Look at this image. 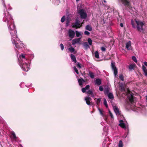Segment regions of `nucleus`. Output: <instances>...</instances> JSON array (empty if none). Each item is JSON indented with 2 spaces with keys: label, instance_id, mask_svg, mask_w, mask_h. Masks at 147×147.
<instances>
[{
  "label": "nucleus",
  "instance_id": "39",
  "mask_svg": "<svg viewBox=\"0 0 147 147\" xmlns=\"http://www.w3.org/2000/svg\"><path fill=\"white\" fill-rule=\"evenodd\" d=\"M60 46L61 47V50H63L64 49V46L63 45L62 43L60 45Z\"/></svg>",
  "mask_w": 147,
  "mask_h": 147
},
{
  "label": "nucleus",
  "instance_id": "25",
  "mask_svg": "<svg viewBox=\"0 0 147 147\" xmlns=\"http://www.w3.org/2000/svg\"><path fill=\"white\" fill-rule=\"evenodd\" d=\"M136 65L135 64H131L130 65L129 67V69H133L135 67Z\"/></svg>",
  "mask_w": 147,
  "mask_h": 147
},
{
  "label": "nucleus",
  "instance_id": "26",
  "mask_svg": "<svg viewBox=\"0 0 147 147\" xmlns=\"http://www.w3.org/2000/svg\"><path fill=\"white\" fill-rule=\"evenodd\" d=\"M87 93L88 94L90 95L92 97H94L93 94L92 92L90 90H88L87 92Z\"/></svg>",
  "mask_w": 147,
  "mask_h": 147
},
{
  "label": "nucleus",
  "instance_id": "28",
  "mask_svg": "<svg viewBox=\"0 0 147 147\" xmlns=\"http://www.w3.org/2000/svg\"><path fill=\"white\" fill-rule=\"evenodd\" d=\"M94 54H95V57L97 58H98V59L99 58V53L97 51H96L94 53Z\"/></svg>",
  "mask_w": 147,
  "mask_h": 147
},
{
  "label": "nucleus",
  "instance_id": "4",
  "mask_svg": "<svg viewBox=\"0 0 147 147\" xmlns=\"http://www.w3.org/2000/svg\"><path fill=\"white\" fill-rule=\"evenodd\" d=\"M77 12L78 14L80 16V18L82 19H85L87 17V14L86 11L84 9H79L78 7H77Z\"/></svg>",
  "mask_w": 147,
  "mask_h": 147
},
{
  "label": "nucleus",
  "instance_id": "36",
  "mask_svg": "<svg viewBox=\"0 0 147 147\" xmlns=\"http://www.w3.org/2000/svg\"><path fill=\"white\" fill-rule=\"evenodd\" d=\"M74 69L75 71L76 72L77 74H78L79 72L78 71L77 69L76 68V67L74 66Z\"/></svg>",
  "mask_w": 147,
  "mask_h": 147
},
{
  "label": "nucleus",
  "instance_id": "51",
  "mask_svg": "<svg viewBox=\"0 0 147 147\" xmlns=\"http://www.w3.org/2000/svg\"><path fill=\"white\" fill-rule=\"evenodd\" d=\"M80 0H76V1L77 2H78V1H79Z\"/></svg>",
  "mask_w": 147,
  "mask_h": 147
},
{
  "label": "nucleus",
  "instance_id": "30",
  "mask_svg": "<svg viewBox=\"0 0 147 147\" xmlns=\"http://www.w3.org/2000/svg\"><path fill=\"white\" fill-rule=\"evenodd\" d=\"M88 42L89 45H92V41L90 38H88Z\"/></svg>",
  "mask_w": 147,
  "mask_h": 147
},
{
  "label": "nucleus",
  "instance_id": "45",
  "mask_svg": "<svg viewBox=\"0 0 147 147\" xmlns=\"http://www.w3.org/2000/svg\"><path fill=\"white\" fill-rule=\"evenodd\" d=\"M90 87V86L89 85H86L85 87V88L86 90H88L89 89V88Z\"/></svg>",
  "mask_w": 147,
  "mask_h": 147
},
{
  "label": "nucleus",
  "instance_id": "11",
  "mask_svg": "<svg viewBox=\"0 0 147 147\" xmlns=\"http://www.w3.org/2000/svg\"><path fill=\"white\" fill-rule=\"evenodd\" d=\"M98 109L99 111L100 115L104 117V119L106 121H107V118L106 116L103 113L104 111L103 109H101L99 108H98Z\"/></svg>",
  "mask_w": 147,
  "mask_h": 147
},
{
  "label": "nucleus",
  "instance_id": "48",
  "mask_svg": "<svg viewBox=\"0 0 147 147\" xmlns=\"http://www.w3.org/2000/svg\"><path fill=\"white\" fill-rule=\"evenodd\" d=\"M120 26L121 27H123V24L122 23H121L120 24Z\"/></svg>",
  "mask_w": 147,
  "mask_h": 147
},
{
  "label": "nucleus",
  "instance_id": "43",
  "mask_svg": "<svg viewBox=\"0 0 147 147\" xmlns=\"http://www.w3.org/2000/svg\"><path fill=\"white\" fill-rule=\"evenodd\" d=\"M77 66L78 67L81 68V66L80 65V64L79 63H78L77 65Z\"/></svg>",
  "mask_w": 147,
  "mask_h": 147
},
{
  "label": "nucleus",
  "instance_id": "53",
  "mask_svg": "<svg viewBox=\"0 0 147 147\" xmlns=\"http://www.w3.org/2000/svg\"><path fill=\"white\" fill-rule=\"evenodd\" d=\"M104 1L105 2H106V1H105V0H104Z\"/></svg>",
  "mask_w": 147,
  "mask_h": 147
},
{
  "label": "nucleus",
  "instance_id": "6",
  "mask_svg": "<svg viewBox=\"0 0 147 147\" xmlns=\"http://www.w3.org/2000/svg\"><path fill=\"white\" fill-rule=\"evenodd\" d=\"M127 97L129 100V102L131 104L133 105H134V96L130 93V91L127 89Z\"/></svg>",
  "mask_w": 147,
  "mask_h": 147
},
{
  "label": "nucleus",
  "instance_id": "2",
  "mask_svg": "<svg viewBox=\"0 0 147 147\" xmlns=\"http://www.w3.org/2000/svg\"><path fill=\"white\" fill-rule=\"evenodd\" d=\"M20 66L23 71H27L30 69V65L28 64V61L25 57V55L22 54L18 58Z\"/></svg>",
  "mask_w": 147,
  "mask_h": 147
},
{
  "label": "nucleus",
  "instance_id": "52",
  "mask_svg": "<svg viewBox=\"0 0 147 147\" xmlns=\"http://www.w3.org/2000/svg\"><path fill=\"white\" fill-rule=\"evenodd\" d=\"M20 145L21 147H23L22 145L20 144Z\"/></svg>",
  "mask_w": 147,
  "mask_h": 147
},
{
  "label": "nucleus",
  "instance_id": "8",
  "mask_svg": "<svg viewBox=\"0 0 147 147\" xmlns=\"http://www.w3.org/2000/svg\"><path fill=\"white\" fill-rule=\"evenodd\" d=\"M68 34L69 37L72 39L74 37L75 33L74 30L69 29L68 31Z\"/></svg>",
  "mask_w": 147,
  "mask_h": 147
},
{
  "label": "nucleus",
  "instance_id": "10",
  "mask_svg": "<svg viewBox=\"0 0 147 147\" xmlns=\"http://www.w3.org/2000/svg\"><path fill=\"white\" fill-rule=\"evenodd\" d=\"M125 48L127 50H130L132 49V47L131 46V42L129 41L126 44Z\"/></svg>",
  "mask_w": 147,
  "mask_h": 147
},
{
  "label": "nucleus",
  "instance_id": "20",
  "mask_svg": "<svg viewBox=\"0 0 147 147\" xmlns=\"http://www.w3.org/2000/svg\"><path fill=\"white\" fill-rule=\"evenodd\" d=\"M96 84L98 85H100L101 84V80L100 79H97L96 80L95 82Z\"/></svg>",
  "mask_w": 147,
  "mask_h": 147
},
{
  "label": "nucleus",
  "instance_id": "19",
  "mask_svg": "<svg viewBox=\"0 0 147 147\" xmlns=\"http://www.w3.org/2000/svg\"><path fill=\"white\" fill-rule=\"evenodd\" d=\"M78 81L79 85L82 87V86H81L82 85L83 83L85 82V81L82 78L79 79L78 80Z\"/></svg>",
  "mask_w": 147,
  "mask_h": 147
},
{
  "label": "nucleus",
  "instance_id": "49",
  "mask_svg": "<svg viewBox=\"0 0 147 147\" xmlns=\"http://www.w3.org/2000/svg\"><path fill=\"white\" fill-rule=\"evenodd\" d=\"M3 5L4 6V7L5 8L6 7V6L5 4V3L4 2V1H3Z\"/></svg>",
  "mask_w": 147,
  "mask_h": 147
},
{
  "label": "nucleus",
  "instance_id": "46",
  "mask_svg": "<svg viewBox=\"0 0 147 147\" xmlns=\"http://www.w3.org/2000/svg\"><path fill=\"white\" fill-rule=\"evenodd\" d=\"M121 90L122 91H125V89H124V88L123 87H121Z\"/></svg>",
  "mask_w": 147,
  "mask_h": 147
},
{
  "label": "nucleus",
  "instance_id": "32",
  "mask_svg": "<svg viewBox=\"0 0 147 147\" xmlns=\"http://www.w3.org/2000/svg\"><path fill=\"white\" fill-rule=\"evenodd\" d=\"M119 147H123V144L121 140H120L119 143Z\"/></svg>",
  "mask_w": 147,
  "mask_h": 147
},
{
  "label": "nucleus",
  "instance_id": "44",
  "mask_svg": "<svg viewBox=\"0 0 147 147\" xmlns=\"http://www.w3.org/2000/svg\"><path fill=\"white\" fill-rule=\"evenodd\" d=\"M86 89L84 88H82V91L84 93L86 92Z\"/></svg>",
  "mask_w": 147,
  "mask_h": 147
},
{
  "label": "nucleus",
  "instance_id": "54",
  "mask_svg": "<svg viewBox=\"0 0 147 147\" xmlns=\"http://www.w3.org/2000/svg\"><path fill=\"white\" fill-rule=\"evenodd\" d=\"M146 99L147 100V96H146Z\"/></svg>",
  "mask_w": 147,
  "mask_h": 147
},
{
  "label": "nucleus",
  "instance_id": "5",
  "mask_svg": "<svg viewBox=\"0 0 147 147\" xmlns=\"http://www.w3.org/2000/svg\"><path fill=\"white\" fill-rule=\"evenodd\" d=\"M84 23V20H83L82 22H81L80 21L77 19L76 20L74 24L72 27L73 28H80L82 26V24Z\"/></svg>",
  "mask_w": 147,
  "mask_h": 147
},
{
  "label": "nucleus",
  "instance_id": "35",
  "mask_svg": "<svg viewBox=\"0 0 147 147\" xmlns=\"http://www.w3.org/2000/svg\"><path fill=\"white\" fill-rule=\"evenodd\" d=\"M132 59L136 63H137V60L136 59V57L135 56H133L132 57Z\"/></svg>",
  "mask_w": 147,
  "mask_h": 147
},
{
  "label": "nucleus",
  "instance_id": "33",
  "mask_svg": "<svg viewBox=\"0 0 147 147\" xmlns=\"http://www.w3.org/2000/svg\"><path fill=\"white\" fill-rule=\"evenodd\" d=\"M68 50L71 53L74 52V49L72 47L69 48Z\"/></svg>",
  "mask_w": 147,
  "mask_h": 147
},
{
  "label": "nucleus",
  "instance_id": "37",
  "mask_svg": "<svg viewBox=\"0 0 147 147\" xmlns=\"http://www.w3.org/2000/svg\"><path fill=\"white\" fill-rule=\"evenodd\" d=\"M65 16H63L61 18V22H64L65 21Z\"/></svg>",
  "mask_w": 147,
  "mask_h": 147
},
{
  "label": "nucleus",
  "instance_id": "29",
  "mask_svg": "<svg viewBox=\"0 0 147 147\" xmlns=\"http://www.w3.org/2000/svg\"><path fill=\"white\" fill-rule=\"evenodd\" d=\"M76 36L77 37H78L81 35V32H78V31H76Z\"/></svg>",
  "mask_w": 147,
  "mask_h": 147
},
{
  "label": "nucleus",
  "instance_id": "12",
  "mask_svg": "<svg viewBox=\"0 0 147 147\" xmlns=\"http://www.w3.org/2000/svg\"><path fill=\"white\" fill-rule=\"evenodd\" d=\"M119 122L120 123L119 124V125L121 127L124 128L125 129L127 128V126L125 124L123 123V121L122 120H120L119 121Z\"/></svg>",
  "mask_w": 147,
  "mask_h": 147
},
{
  "label": "nucleus",
  "instance_id": "31",
  "mask_svg": "<svg viewBox=\"0 0 147 147\" xmlns=\"http://www.w3.org/2000/svg\"><path fill=\"white\" fill-rule=\"evenodd\" d=\"M104 105L107 108L108 107V105L107 104V101L105 99H104Z\"/></svg>",
  "mask_w": 147,
  "mask_h": 147
},
{
  "label": "nucleus",
  "instance_id": "38",
  "mask_svg": "<svg viewBox=\"0 0 147 147\" xmlns=\"http://www.w3.org/2000/svg\"><path fill=\"white\" fill-rule=\"evenodd\" d=\"M84 34L86 35H89L90 34V33L89 32L87 31H85L84 32Z\"/></svg>",
  "mask_w": 147,
  "mask_h": 147
},
{
  "label": "nucleus",
  "instance_id": "41",
  "mask_svg": "<svg viewBox=\"0 0 147 147\" xmlns=\"http://www.w3.org/2000/svg\"><path fill=\"white\" fill-rule=\"evenodd\" d=\"M109 114L110 115V116L111 117V118L112 119L113 118V115L110 112V111H109Z\"/></svg>",
  "mask_w": 147,
  "mask_h": 147
},
{
  "label": "nucleus",
  "instance_id": "27",
  "mask_svg": "<svg viewBox=\"0 0 147 147\" xmlns=\"http://www.w3.org/2000/svg\"><path fill=\"white\" fill-rule=\"evenodd\" d=\"M89 76L92 78H93L94 77V75L93 73L90 71L89 72Z\"/></svg>",
  "mask_w": 147,
  "mask_h": 147
},
{
  "label": "nucleus",
  "instance_id": "13",
  "mask_svg": "<svg viewBox=\"0 0 147 147\" xmlns=\"http://www.w3.org/2000/svg\"><path fill=\"white\" fill-rule=\"evenodd\" d=\"M81 38H75L72 40V44L73 45H74L76 44L79 43L80 41Z\"/></svg>",
  "mask_w": 147,
  "mask_h": 147
},
{
  "label": "nucleus",
  "instance_id": "22",
  "mask_svg": "<svg viewBox=\"0 0 147 147\" xmlns=\"http://www.w3.org/2000/svg\"><path fill=\"white\" fill-rule=\"evenodd\" d=\"M85 29L86 30H88L89 31H91L92 30V27L90 25H87L86 26Z\"/></svg>",
  "mask_w": 147,
  "mask_h": 147
},
{
  "label": "nucleus",
  "instance_id": "40",
  "mask_svg": "<svg viewBox=\"0 0 147 147\" xmlns=\"http://www.w3.org/2000/svg\"><path fill=\"white\" fill-rule=\"evenodd\" d=\"M99 90L101 91H102L103 90V88L102 86H100L99 88Z\"/></svg>",
  "mask_w": 147,
  "mask_h": 147
},
{
  "label": "nucleus",
  "instance_id": "42",
  "mask_svg": "<svg viewBox=\"0 0 147 147\" xmlns=\"http://www.w3.org/2000/svg\"><path fill=\"white\" fill-rule=\"evenodd\" d=\"M101 50L102 51H106V49L104 47H102L101 48Z\"/></svg>",
  "mask_w": 147,
  "mask_h": 147
},
{
  "label": "nucleus",
  "instance_id": "23",
  "mask_svg": "<svg viewBox=\"0 0 147 147\" xmlns=\"http://www.w3.org/2000/svg\"><path fill=\"white\" fill-rule=\"evenodd\" d=\"M95 101L96 102V103L97 104V105H98L100 104V101H101V99L100 98H98V99L95 98L94 99Z\"/></svg>",
  "mask_w": 147,
  "mask_h": 147
},
{
  "label": "nucleus",
  "instance_id": "18",
  "mask_svg": "<svg viewBox=\"0 0 147 147\" xmlns=\"http://www.w3.org/2000/svg\"><path fill=\"white\" fill-rule=\"evenodd\" d=\"M142 69L145 75L147 76V69L146 67L144 65L142 66Z\"/></svg>",
  "mask_w": 147,
  "mask_h": 147
},
{
  "label": "nucleus",
  "instance_id": "17",
  "mask_svg": "<svg viewBox=\"0 0 147 147\" xmlns=\"http://www.w3.org/2000/svg\"><path fill=\"white\" fill-rule=\"evenodd\" d=\"M70 57L72 61L75 63L77 62L75 56L72 54H71L70 55Z\"/></svg>",
  "mask_w": 147,
  "mask_h": 147
},
{
  "label": "nucleus",
  "instance_id": "15",
  "mask_svg": "<svg viewBox=\"0 0 147 147\" xmlns=\"http://www.w3.org/2000/svg\"><path fill=\"white\" fill-rule=\"evenodd\" d=\"M113 109L117 115H119L120 114V111L117 107L116 106H114L113 107Z\"/></svg>",
  "mask_w": 147,
  "mask_h": 147
},
{
  "label": "nucleus",
  "instance_id": "14",
  "mask_svg": "<svg viewBox=\"0 0 147 147\" xmlns=\"http://www.w3.org/2000/svg\"><path fill=\"white\" fill-rule=\"evenodd\" d=\"M85 100L86 101V104L88 105H91V102H90L91 99L88 96H86L85 98Z\"/></svg>",
  "mask_w": 147,
  "mask_h": 147
},
{
  "label": "nucleus",
  "instance_id": "55",
  "mask_svg": "<svg viewBox=\"0 0 147 147\" xmlns=\"http://www.w3.org/2000/svg\"><path fill=\"white\" fill-rule=\"evenodd\" d=\"M126 138V137H124V138Z\"/></svg>",
  "mask_w": 147,
  "mask_h": 147
},
{
  "label": "nucleus",
  "instance_id": "21",
  "mask_svg": "<svg viewBox=\"0 0 147 147\" xmlns=\"http://www.w3.org/2000/svg\"><path fill=\"white\" fill-rule=\"evenodd\" d=\"M83 46L85 49H87L90 48V46L88 45L87 42H84L83 44Z\"/></svg>",
  "mask_w": 147,
  "mask_h": 147
},
{
  "label": "nucleus",
  "instance_id": "24",
  "mask_svg": "<svg viewBox=\"0 0 147 147\" xmlns=\"http://www.w3.org/2000/svg\"><path fill=\"white\" fill-rule=\"evenodd\" d=\"M108 97L109 99H113L114 98V96L113 94L111 93H109L108 95Z\"/></svg>",
  "mask_w": 147,
  "mask_h": 147
},
{
  "label": "nucleus",
  "instance_id": "50",
  "mask_svg": "<svg viewBox=\"0 0 147 147\" xmlns=\"http://www.w3.org/2000/svg\"><path fill=\"white\" fill-rule=\"evenodd\" d=\"M107 92V91H105V94H106V93Z\"/></svg>",
  "mask_w": 147,
  "mask_h": 147
},
{
  "label": "nucleus",
  "instance_id": "9",
  "mask_svg": "<svg viewBox=\"0 0 147 147\" xmlns=\"http://www.w3.org/2000/svg\"><path fill=\"white\" fill-rule=\"evenodd\" d=\"M111 67L114 72V75L116 77L118 73L117 70L114 64L113 63H111Z\"/></svg>",
  "mask_w": 147,
  "mask_h": 147
},
{
  "label": "nucleus",
  "instance_id": "47",
  "mask_svg": "<svg viewBox=\"0 0 147 147\" xmlns=\"http://www.w3.org/2000/svg\"><path fill=\"white\" fill-rule=\"evenodd\" d=\"M144 63L145 65L147 67V62H144Z\"/></svg>",
  "mask_w": 147,
  "mask_h": 147
},
{
  "label": "nucleus",
  "instance_id": "16",
  "mask_svg": "<svg viewBox=\"0 0 147 147\" xmlns=\"http://www.w3.org/2000/svg\"><path fill=\"white\" fill-rule=\"evenodd\" d=\"M11 138L13 141H17L18 138H17L15 133L14 132L11 133Z\"/></svg>",
  "mask_w": 147,
  "mask_h": 147
},
{
  "label": "nucleus",
  "instance_id": "3",
  "mask_svg": "<svg viewBox=\"0 0 147 147\" xmlns=\"http://www.w3.org/2000/svg\"><path fill=\"white\" fill-rule=\"evenodd\" d=\"M131 24L134 28H136L137 30L141 31L143 30V27L144 26V23L140 21L135 20H131Z\"/></svg>",
  "mask_w": 147,
  "mask_h": 147
},
{
  "label": "nucleus",
  "instance_id": "34",
  "mask_svg": "<svg viewBox=\"0 0 147 147\" xmlns=\"http://www.w3.org/2000/svg\"><path fill=\"white\" fill-rule=\"evenodd\" d=\"M119 78L121 80L123 81L124 80L123 75L122 74H120L119 76Z\"/></svg>",
  "mask_w": 147,
  "mask_h": 147
},
{
  "label": "nucleus",
  "instance_id": "1",
  "mask_svg": "<svg viewBox=\"0 0 147 147\" xmlns=\"http://www.w3.org/2000/svg\"><path fill=\"white\" fill-rule=\"evenodd\" d=\"M5 16L3 18V20L5 22L7 21L8 27L10 33L11 35V40L13 44H14L16 49L15 50L18 53V50L24 47L23 43L20 41L19 39L17 37L16 34L17 31L15 29V26L13 23V20L10 15L7 13H5Z\"/></svg>",
  "mask_w": 147,
  "mask_h": 147
},
{
  "label": "nucleus",
  "instance_id": "7",
  "mask_svg": "<svg viewBox=\"0 0 147 147\" xmlns=\"http://www.w3.org/2000/svg\"><path fill=\"white\" fill-rule=\"evenodd\" d=\"M125 6L129 7L130 5V2L128 0H119Z\"/></svg>",
  "mask_w": 147,
  "mask_h": 147
}]
</instances>
